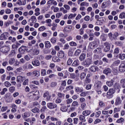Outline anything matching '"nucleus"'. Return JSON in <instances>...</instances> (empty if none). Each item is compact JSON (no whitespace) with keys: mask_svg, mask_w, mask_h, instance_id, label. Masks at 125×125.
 I'll use <instances>...</instances> for the list:
<instances>
[{"mask_svg":"<svg viewBox=\"0 0 125 125\" xmlns=\"http://www.w3.org/2000/svg\"><path fill=\"white\" fill-rule=\"evenodd\" d=\"M7 110V106H3L2 107V108L1 109V112H5Z\"/></svg>","mask_w":125,"mask_h":125,"instance_id":"obj_63","label":"nucleus"},{"mask_svg":"<svg viewBox=\"0 0 125 125\" xmlns=\"http://www.w3.org/2000/svg\"><path fill=\"white\" fill-rule=\"evenodd\" d=\"M86 73H85L84 72L81 73L80 74V78L81 80H83L84 78H85Z\"/></svg>","mask_w":125,"mask_h":125,"instance_id":"obj_39","label":"nucleus"},{"mask_svg":"<svg viewBox=\"0 0 125 125\" xmlns=\"http://www.w3.org/2000/svg\"><path fill=\"white\" fill-rule=\"evenodd\" d=\"M30 20L32 21V23H34V22H37V17L35 16H32L30 18Z\"/></svg>","mask_w":125,"mask_h":125,"instance_id":"obj_30","label":"nucleus"},{"mask_svg":"<svg viewBox=\"0 0 125 125\" xmlns=\"http://www.w3.org/2000/svg\"><path fill=\"white\" fill-rule=\"evenodd\" d=\"M81 52L82 51H81V50L78 49L75 51L74 55H75V56H78V55L81 54Z\"/></svg>","mask_w":125,"mask_h":125,"instance_id":"obj_42","label":"nucleus"},{"mask_svg":"<svg viewBox=\"0 0 125 125\" xmlns=\"http://www.w3.org/2000/svg\"><path fill=\"white\" fill-rule=\"evenodd\" d=\"M77 16V14L76 13H74V14H70L68 17V19H72V18H75V17Z\"/></svg>","mask_w":125,"mask_h":125,"instance_id":"obj_27","label":"nucleus"},{"mask_svg":"<svg viewBox=\"0 0 125 125\" xmlns=\"http://www.w3.org/2000/svg\"><path fill=\"white\" fill-rule=\"evenodd\" d=\"M124 121H125V120L123 118H121L120 119L117 120V123H123Z\"/></svg>","mask_w":125,"mask_h":125,"instance_id":"obj_61","label":"nucleus"},{"mask_svg":"<svg viewBox=\"0 0 125 125\" xmlns=\"http://www.w3.org/2000/svg\"><path fill=\"white\" fill-rule=\"evenodd\" d=\"M36 93H34V92H31L28 94V98H34V100H38L40 98V96L39 94H40V92L36 91Z\"/></svg>","mask_w":125,"mask_h":125,"instance_id":"obj_1","label":"nucleus"},{"mask_svg":"<svg viewBox=\"0 0 125 125\" xmlns=\"http://www.w3.org/2000/svg\"><path fill=\"white\" fill-rule=\"evenodd\" d=\"M7 39V36H6V35H5V33L2 34L0 36V40H6Z\"/></svg>","mask_w":125,"mask_h":125,"instance_id":"obj_23","label":"nucleus"},{"mask_svg":"<svg viewBox=\"0 0 125 125\" xmlns=\"http://www.w3.org/2000/svg\"><path fill=\"white\" fill-rule=\"evenodd\" d=\"M4 84L6 87H9L11 86V83H10L8 81L5 82Z\"/></svg>","mask_w":125,"mask_h":125,"instance_id":"obj_32","label":"nucleus"},{"mask_svg":"<svg viewBox=\"0 0 125 125\" xmlns=\"http://www.w3.org/2000/svg\"><path fill=\"white\" fill-rule=\"evenodd\" d=\"M5 12L6 14H10V13H11V10L7 8V9H5Z\"/></svg>","mask_w":125,"mask_h":125,"instance_id":"obj_51","label":"nucleus"},{"mask_svg":"<svg viewBox=\"0 0 125 125\" xmlns=\"http://www.w3.org/2000/svg\"><path fill=\"white\" fill-rule=\"evenodd\" d=\"M82 18V15L81 14H78L75 18V20H80Z\"/></svg>","mask_w":125,"mask_h":125,"instance_id":"obj_60","label":"nucleus"},{"mask_svg":"<svg viewBox=\"0 0 125 125\" xmlns=\"http://www.w3.org/2000/svg\"><path fill=\"white\" fill-rule=\"evenodd\" d=\"M6 91H7V88H4L2 89V91H1L0 94H1L2 95H3V94H5V92H6Z\"/></svg>","mask_w":125,"mask_h":125,"instance_id":"obj_46","label":"nucleus"},{"mask_svg":"<svg viewBox=\"0 0 125 125\" xmlns=\"http://www.w3.org/2000/svg\"><path fill=\"white\" fill-rule=\"evenodd\" d=\"M104 46H105L104 49V51L105 52H107L109 51V50H110V48L111 47V44H110L108 42L104 43Z\"/></svg>","mask_w":125,"mask_h":125,"instance_id":"obj_5","label":"nucleus"},{"mask_svg":"<svg viewBox=\"0 0 125 125\" xmlns=\"http://www.w3.org/2000/svg\"><path fill=\"white\" fill-rule=\"evenodd\" d=\"M40 62L37 60H35L32 62V64L33 66H40Z\"/></svg>","mask_w":125,"mask_h":125,"instance_id":"obj_17","label":"nucleus"},{"mask_svg":"<svg viewBox=\"0 0 125 125\" xmlns=\"http://www.w3.org/2000/svg\"><path fill=\"white\" fill-rule=\"evenodd\" d=\"M94 53H101V48H98L96 50H94Z\"/></svg>","mask_w":125,"mask_h":125,"instance_id":"obj_43","label":"nucleus"},{"mask_svg":"<svg viewBox=\"0 0 125 125\" xmlns=\"http://www.w3.org/2000/svg\"><path fill=\"white\" fill-rule=\"evenodd\" d=\"M119 71L120 72H125V63H122L119 66Z\"/></svg>","mask_w":125,"mask_h":125,"instance_id":"obj_7","label":"nucleus"},{"mask_svg":"<svg viewBox=\"0 0 125 125\" xmlns=\"http://www.w3.org/2000/svg\"><path fill=\"white\" fill-rule=\"evenodd\" d=\"M119 18H121V19H125V12H123L120 14Z\"/></svg>","mask_w":125,"mask_h":125,"instance_id":"obj_33","label":"nucleus"},{"mask_svg":"<svg viewBox=\"0 0 125 125\" xmlns=\"http://www.w3.org/2000/svg\"><path fill=\"white\" fill-rule=\"evenodd\" d=\"M57 55L59 58H63L64 56H65V53L64 51L61 50L58 52Z\"/></svg>","mask_w":125,"mask_h":125,"instance_id":"obj_6","label":"nucleus"},{"mask_svg":"<svg viewBox=\"0 0 125 125\" xmlns=\"http://www.w3.org/2000/svg\"><path fill=\"white\" fill-rule=\"evenodd\" d=\"M9 50H10L9 47L7 46L2 47L0 49V51H1V52H3V53H7V52H8Z\"/></svg>","mask_w":125,"mask_h":125,"instance_id":"obj_3","label":"nucleus"},{"mask_svg":"<svg viewBox=\"0 0 125 125\" xmlns=\"http://www.w3.org/2000/svg\"><path fill=\"white\" fill-rule=\"evenodd\" d=\"M31 115V113L29 112H25L23 115V117L24 118H29V116Z\"/></svg>","mask_w":125,"mask_h":125,"instance_id":"obj_35","label":"nucleus"},{"mask_svg":"<svg viewBox=\"0 0 125 125\" xmlns=\"http://www.w3.org/2000/svg\"><path fill=\"white\" fill-rule=\"evenodd\" d=\"M97 70H98V67H97L96 66H93L90 68V70L91 72H96Z\"/></svg>","mask_w":125,"mask_h":125,"instance_id":"obj_15","label":"nucleus"},{"mask_svg":"<svg viewBox=\"0 0 125 125\" xmlns=\"http://www.w3.org/2000/svg\"><path fill=\"white\" fill-rule=\"evenodd\" d=\"M86 106V104L85 103H83L81 105V108L83 110L85 108V106Z\"/></svg>","mask_w":125,"mask_h":125,"instance_id":"obj_54","label":"nucleus"},{"mask_svg":"<svg viewBox=\"0 0 125 125\" xmlns=\"http://www.w3.org/2000/svg\"><path fill=\"white\" fill-rule=\"evenodd\" d=\"M62 16V13H58L56 14V18H60Z\"/></svg>","mask_w":125,"mask_h":125,"instance_id":"obj_57","label":"nucleus"},{"mask_svg":"<svg viewBox=\"0 0 125 125\" xmlns=\"http://www.w3.org/2000/svg\"><path fill=\"white\" fill-rule=\"evenodd\" d=\"M26 3V0H18V1L17 2V4L19 5H25Z\"/></svg>","mask_w":125,"mask_h":125,"instance_id":"obj_9","label":"nucleus"},{"mask_svg":"<svg viewBox=\"0 0 125 125\" xmlns=\"http://www.w3.org/2000/svg\"><path fill=\"white\" fill-rule=\"evenodd\" d=\"M90 113H91L90 110H85L83 112V115L85 116H89V115H90Z\"/></svg>","mask_w":125,"mask_h":125,"instance_id":"obj_21","label":"nucleus"},{"mask_svg":"<svg viewBox=\"0 0 125 125\" xmlns=\"http://www.w3.org/2000/svg\"><path fill=\"white\" fill-rule=\"evenodd\" d=\"M91 64V60L89 58L85 60V62H84V65H85L86 66H89V65H90Z\"/></svg>","mask_w":125,"mask_h":125,"instance_id":"obj_11","label":"nucleus"},{"mask_svg":"<svg viewBox=\"0 0 125 125\" xmlns=\"http://www.w3.org/2000/svg\"><path fill=\"white\" fill-rule=\"evenodd\" d=\"M114 93L115 89L113 88H110L109 89L106 94L107 96H108L109 97H111V96H113V94H114Z\"/></svg>","mask_w":125,"mask_h":125,"instance_id":"obj_4","label":"nucleus"},{"mask_svg":"<svg viewBox=\"0 0 125 125\" xmlns=\"http://www.w3.org/2000/svg\"><path fill=\"white\" fill-rule=\"evenodd\" d=\"M57 39L56 38L53 37L51 39L50 42H52V43H55L56 42Z\"/></svg>","mask_w":125,"mask_h":125,"instance_id":"obj_48","label":"nucleus"},{"mask_svg":"<svg viewBox=\"0 0 125 125\" xmlns=\"http://www.w3.org/2000/svg\"><path fill=\"white\" fill-rule=\"evenodd\" d=\"M63 7L65 8L66 11H69L71 9V7L69 6V5L67 4H64L63 5Z\"/></svg>","mask_w":125,"mask_h":125,"instance_id":"obj_31","label":"nucleus"},{"mask_svg":"<svg viewBox=\"0 0 125 125\" xmlns=\"http://www.w3.org/2000/svg\"><path fill=\"white\" fill-rule=\"evenodd\" d=\"M79 59L81 61H83V60H84V59H85V54L84 53L82 54L79 57Z\"/></svg>","mask_w":125,"mask_h":125,"instance_id":"obj_25","label":"nucleus"},{"mask_svg":"<svg viewBox=\"0 0 125 125\" xmlns=\"http://www.w3.org/2000/svg\"><path fill=\"white\" fill-rule=\"evenodd\" d=\"M47 109V108L46 107V106H43L41 109V113H43V112H44L45 111V110H46Z\"/></svg>","mask_w":125,"mask_h":125,"instance_id":"obj_58","label":"nucleus"},{"mask_svg":"<svg viewBox=\"0 0 125 125\" xmlns=\"http://www.w3.org/2000/svg\"><path fill=\"white\" fill-rule=\"evenodd\" d=\"M26 49H27V47L26 46H22L20 48L19 51L21 52V53H23Z\"/></svg>","mask_w":125,"mask_h":125,"instance_id":"obj_16","label":"nucleus"},{"mask_svg":"<svg viewBox=\"0 0 125 125\" xmlns=\"http://www.w3.org/2000/svg\"><path fill=\"white\" fill-rule=\"evenodd\" d=\"M73 66H79V61L76 60L72 63Z\"/></svg>","mask_w":125,"mask_h":125,"instance_id":"obj_50","label":"nucleus"},{"mask_svg":"<svg viewBox=\"0 0 125 125\" xmlns=\"http://www.w3.org/2000/svg\"><path fill=\"white\" fill-rule=\"evenodd\" d=\"M33 113H39L40 111V109L38 108L37 107H35L31 110Z\"/></svg>","mask_w":125,"mask_h":125,"instance_id":"obj_40","label":"nucleus"},{"mask_svg":"<svg viewBox=\"0 0 125 125\" xmlns=\"http://www.w3.org/2000/svg\"><path fill=\"white\" fill-rule=\"evenodd\" d=\"M33 53L34 55H38L39 53H40V51L38 50V49H33Z\"/></svg>","mask_w":125,"mask_h":125,"instance_id":"obj_26","label":"nucleus"},{"mask_svg":"<svg viewBox=\"0 0 125 125\" xmlns=\"http://www.w3.org/2000/svg\"><path fill=\"white\" fill-rule=\"evenodd\" d=\"M17 82H22V85H28L29 84V79H26L21 76H18L17 78Z\"/></svg>","mask_w":125,"mask_h":125,"instance_id":"obj_2","label":"nucleus"},{"mask_svg":"<svg viewBox=\"0 0 125 125\" xmlns=\"http://www.w3.org/2000/svg\"><path fill=\"white\" fill-rule=\"evenodd\" d=\"M9 91L11 93H12L13 92H14V91H15V87H14V86L10 87L9 88Z\"/></svg>","mask_w":125,"mask_h":125,"instance_id":"obj_38","label":"nucleus"},{"mask_svg":"<svg viewBox=\"0 0 125 125\" xmlns=\"http://www.w3.org/2000/svg\"><path fill=\"white\" fill-rule=\"evenodd\" d=\"M67 4H68V5H70V6H72V5H76V3L72 2V1H69L67 2Z\"/></svg>","mask_w":125,"mask_h":125,"instance_id":"obj_55","label":"nucleus"},{"mask_svg":"<svg viewBox=\"0 0 125 125\" xmlns=\"http://www.w3.org/2000/svg\"><path fill=\"white\" fill-rule=\"evenodd\" d=\"M52 9L54 8V12H58V11H59V8L58 7H55L54 8V6H52L51 7Z\"/></svg>","mask_w":125,"mask_h":125,"instance_id":"obj_49","label":"nucleus"},{"mask_svg":"<svg viewBox=\"0 0 125 125\" xmlns=\"http://www.w3.org/2000/svg\"><path fill=\"white\" fill-rule=\"evenodd\" d=\"M101 39L103 41V42H105L106 40H107V38H106V36H105V34H103L101 36Z\"/></svg>","mask_w":125,"mask_h":125,"instance_id":"obj_44","label":"nucleus"},{"mask_svg":"<svg viewBox=\"0 0 125 125\" xmlns=\"http://www.w3.org/2000/svg\"><path fill=\"white\" fill-rule=\"evenodd\" d=\"M72 26L68 25L64 27V31L65 32H71V31H72Z\"/></svg>","mask_w":125,"mask_h":125,"instance_id":"obj_18","label":"nucleus"},{"mask_svg":"<svg viewBox=\"0 0 125 125\" xmlns=\"http://www.w3.org/2000/svg\"><path fill=\"white\" fill-rule=\"evenodd\" d=\"M106 84L108 85V86H109V87H111L114 84V81L111 80L110 81H107L106 82Z\"/></svg>","mask_w":125,"mask_h":125,"instance_id":"obj_24","label":"nucleus"},{"mask_svg":"<svg viewBox=\"0 0 125 125\" xmlns=\"http://www.w3.org/2000/svg\"><path fill=\"white\" fill-rule=\"evenodd\" d=\"M114 75H117L118 74V69L117 68H113Z\"/></svg>","mask_w":125,"mask_h":125,"instance_id":"obj_64","label":"nucleus"},{"mask_svg":"<svg viewBox=\"0 0 125 125\" xmlns=\"http://www.w3.org/2000/svg\"><path fill=\"white\" fill-rule=\"evenodd\" d=\"M52 61L53 62H60V59L57 56H54L52 58Z\"/></svg>","mask_w":125,"mask_h":125,"instance_id":"obj_19","label":"nucleus"},{"mask_svg":"<svg viewBox=\"0 0 125 125\" xmlns=\"http://www.w3.org/2000/svg\"><path fill=\"white\" fill-rule=\"evenodd\" d=\"M57 85V83L56 82H52L50 84L51 87H55Z\"/></svg>","mask_w":125,"mask_h":125,"instance_id":"obj_47","label":"nucleus"},{"mask_svg":"<svg viewBox=\"0 0 125 125\" xmlns=\"http://www.w3.org/2000/svg\"><path fill=\"white\" fill-rule=\"evenodd\" d=\"M8 63L10 65H13V64L15 63V59L13 58H10L9 60Z\"/></svg>","mask_w":125,"mask_h":125,"instance_id":"obj_20","label":"nucleus"},{"mask_svg":"<svg viewBox=\"0 0 125 125\" xmlns=\"http://www.w3.org/2000/svg\"><path fill=\"white\" fill-rule=\"evenodd\" d=\"M43 97L46 98L47 101H48V100H50L51 96L49 95V93L46 92L43 94Z\"/></svg>","mask_w":125,"mask_h":125,"instance_id":"obj_13","label":"nucleus"},{"mask_svg":"<svg viewBox=\"0 0 125 125\" xmlns=\"http://www.w3.org/2000/svg\"><path fill=\"white\" fill-rule=\"evenodd\" d=\"M60 11H62V13H63L64 14H66V13H68V11H67V10H65V8H64V7H61L60 8Z\"/></svg>","mask_w":125,"mask_h":125,"instance_id":"obj_37","label":"nucleus"},{"mask_svg":"<svg viewBox=\"0 0 125 125\" xmlns=\"http://www.w3.org/2000/svg\"><path fill=\"white\" fill-rule=\"evenodd\" d=\"M90 19V17L88 16H86L84 18V20L86 21H88Z\"/></svg>","mask_w":125,"mask_h":125,"instance_id":"obj_62","label":"nucleus"},{"mask_svg":"<svg viewBox=\"0 0 125 125\" xmlns=\"http://www.w3.org/2000/svg\"><path fill=\"white\" fill-rule=\"evenodd\" d=\"M32 76H34L35 77H39L40 76V72L38 70H35L32 72Z\"/></svg>","mask_w":125,"mask_h":125,"instance_id":"obj_22","label":"nucleus"},{"mask_svg":"<svg viewBox=\"0 0 125 125\" xmlns=\"http://www.w3.org/2000/svg\"><path fill=\"white\" fill-rule=\"evenodd\" d=\"M69 44L71 46H77V43L76 42H71L69 43Z\"/></svg>","mask_w":125,"mask_h":125,"instance_id":"obj_56","label":"nucleus"},{"mask_svg":"<svg viewBox=\"0 0 125 125\" xmlns=\"http://www.w3.org/2000/svg\"><path fill=\"white\" fill-rule=\"evenodd\" d=\"M47 106L49 109H54V108H56V107H57V105L53 104L51 103H48L47 104Z\"/></svg>","mask_w":125,"mask_h":125,"instance_id":"obj_8","label":"nucleus"},{"mask_svg":"<svg viewBox=\"0 0 125 125\" xmlns=\"http://www.w3.org/2000/svg\"><path fill=\"white\" fill-rule=\"evenodd\" d=\"M121 111V109L120 107H115L114 109L113 112L114 113H116V112H120Z\"/></svg>","mask_w":125,"mask_h":125,"instance_id":"obj_52","label":"nucleus"},{"mask_svg":"<svg viewBox=\"0 0 125 125\" xmlns=\"http://www.w3.org/2000/svg\"><path fill=\"white\" fill-rule=\"evenodd\" d=\"M45 30H46V28L44 26H42L38 29L39 32H43Z\"/></svg>","mask_w":125,"mask_h":125,"instance_id":"obj_28","label":"nucleus"},{"mask_svg":"<svg viewBox=\"0 0 125 125\" xmlns=\"http://www.w3.org/2000/svg\"><path fill=\"white\" fill-rule=\"evenodd\" d=\"M61 110L62 111V112H66L67 111V109L66 108V106H62L61 108Z\"/></svg>","mask_w":125,"mask_h":125,"instance_id":"obj_53","label":"nucleus"},{"mask_svg":"<svg viewBox=\"0 0 125 125\" xmlns=\"http://www.w3.org/2000/svg\"><path fill=\"white\" fill-rule=\"evenodd\" d=\"M89 47L91 48V49L94 48L96 46H97V45L96 44V41H93L89 43Z\"/></svg>","mask_w":125,"mask_h":125,"instance_id":"obj_10","label":"nucleus"},{"mask_svg":"<svg viewBox=\"0 0 125 125\" xmlns=\"http://www.w3.org/2000/svg\"><path fill=\"white\" fill-rule=\"evenodd\" d=\"M41 74L42 76H44L46 74V71L45 69H42L41 71Z\"/></svg>","mask_w":125,"mask_h":125,"instance_id":"obj_59","label":"nucleus"},{"mask_svg":"<svg viewBox=\"0 0 125 125\" xmlns=\"http://www.w3.org/2000/svg\"><path fill=\"white\" fill-rule=\"evenodd\" d=\"M45 46L47 48H49V47L51 46V45L50 44V42H49V41H46L45 42Z\"/></svg>","mask_w":125,"mask_h":125,"instance_id":"obj_29","label":"nucleus"},{"mask_svg":"<svg viewBox=\"0 0 125 125\" xmlns=\"http://www.w3.org/2000/svg\"><path fill=\"white\" fill-rule=\"evenodd\" d=\"M96 87L98 88H100L101 87V85H102V83H101V82H98L96 84H95Z\"/></svg>","mask_w":125,"mask_h":125,"instance_id":"obj_41","label":"nucleus"},{"mask_svg":"<svg viewBox=\"0 0 125 125\" xmlns=\"http://www.w3.org/2000/svg\"><path fill=\"white\" fill-rule=\"evenodd\" d=\"M78 106H79V103L77 101H74L71 104V107H76Z\"/></svg>","mask_w":125,"mask_h":125,"instance_id":"obj_36","label":"nucleus"},{"mask_svg":"<svg viewBox=\"0 0 125 125\" xmlns=\"http://www.w3.org/2000/svg\"><path fill=\"white\" fill-rule=\"evenodd\" d=\"M45 22L47 24H48L47 26H48V27H50L51 26V22L52 21L51 19H47L45 21Z\"/></svg>","mask_w":125,"mask_h":125,"instance_id":"obj_34","label":"nucleus"},{"mask_svg":"<svg viewBox=\"0 0 125 125\" xmlns=\"http://www.w3.org/2000/svg\"><path fill=\"white\" fill-rule=\"evenodd\" d=\"M121 103H122V100H121V98L117 97L116 99L115 105L118 106V105H120V104H121Z\"/></svg>","mask_w":125,"mask_h":125,"instance_id":"obj_12","label":"nucleus"},{"mask_svg":"<svg viewBox=\"0 0 125 125\" xmlns=\"http://www.w3.org/2000/svg\"><path fill=\"white\" fill-rule=\"evenodd\" d=\"M121 83L123 87H125V79L121 80Z\"/></svg>","mask_w":125,"mask_h":125,"instance_id":"obj_45","label":"nucleus"},{"mask_svg":"<svg viewBox=\"0 0 125 125\" xmlns=\"http://www.w3.org/2000/svg\"><path fill=\"white\" fill-rule=\"evenodd\" d=\"M103 73L105 75H109V74L112 73V70L110 68H106L104 70Z\"/></svg>","mask_w":125,"mask_h":125,"instance_id":"obj_14","label":"nucleus"}]
</instances>
